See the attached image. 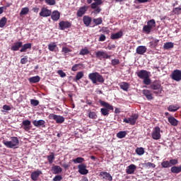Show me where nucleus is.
Here are the masks:
<instances>
[{
  "instance_id": "1",
  "label": "nucleus",
  "mask_w": 181,
  "mask_h": 181,
  "mask_svg": "<svg viewBox=\"0 0 181 181\" xmlns=\"http://www.w3.org/2000/svg\"><path fill=\"white\" fill-rule=\"evenodd\" d=\"M99 103L102 107H105V108L100 109V112L104 117H108L110 111H114V107L110 105V103L103 100H99Z\"/></svg>"
},
{
  "instance_id": "2",
  "label": "nucleus",
  "mask_w": 181,
  "mask_h": 181,
  "mask_svg": "<svg viewBox=\"0 0 181 181\" xmlns=\"http://www.w3.org/2000/svg\"><path fill=\"white\" fill-rule=\"evenodd\" d=\"M11 141L4 140L3 144L10 149H16L19 146V139L16 136L11 137Z\"/></svg>"
},
{
  "instance_id": "3",
  "label": "nucleus",
  "mask_w": 181,
  "mask_h": 181,
  "mask_svg": "<svg viewBox=\"0 0 181 181\" xmlns=\"http://www.w3.org/2000/svg\"><path fill=\"white\" fill-rule=\"evenodd\" d=\"M149 74H151V72L146 70H141L137 72L138 77L143 80V83L144 84H146V86H149V84L151 83V78H149Z\"/></svg>"
},
{
  "instance_id": "4",
  "label": "nucleus",
  "mask_w": 181,
  "mask_h": 181,
  "mask_svg": "<svg viewBox=\"0 0 181 181\" xmlns=\"http://www.w3.org/2000/svg\"><path fill=\"white\" fill-rule=\"evenodd\" d=\"M88 78L92 81L93 84H97V83H104V77L98 72H93L88 74Z\"/></svg>"
},
{
  "instance_id": "5",
  "label": "nucleus",
  "mask_w": 181,
  "mask_h": 181,
  "mask_svg": "<svg viewBox=\"0 0 181 181\" xmlns=\"http://www.w3.org/2000/svg\"><path fill=\"white\" fill-rule=\"evenodd\" d=\"M151 90H157L154 91V94H161L162 93V85L160 81L156 80L150 83Z\"/></svg>"
},
{
  "instance_id": "6",
  "label": "nucleus",
  "mask_w": 181,
  "mask_h": 181,
  "mask_svg": "<svg viewBox=\"0 0 181 181\" xmlns=\"http://www.w3.org/2000/svg\"><path fill=\"white\" fill-rule=\"evenodd\" d=\"M156 26V22H155L154 19H151L147 22V25H144L143 28L144 32L145 33H147V35H149L152 30H153V28Z\"/></svg>"
},
{
  "instance_id": "7",
  "label": "nucleus",
  "mask_w": 181,
  "mask_h": 181,
  "mask_svg": "<svg viewBox=\"0 0 181 181\" xmlns=\"http://www.w3.org/2000/svg\"><path fill=\"white\" fill-rule=\"evenodd\" d=\"M151 138L156 141H158L162 138V135H160V127H156L153 128V130L151 133Z\"/></svg>"
},
{
  "instance_id": "8",
  "label": "nucleus",
  "mask_w": 181,
  "mask_h": 181,
  "mask_svg": "<svg viewBox=\"0 0 181 181\" xmlns=\"http://www.w3.org/2000/svg\"><path fill=\"white\" fill-rule=\"evenodd\" d=\"M139 117V116L137 114H134L128 119L124 118L123 122H125L126 124H129L130 125H135V124H136V120L138 119Z\"/></svg>"
},
{
  "instance_id": "9",
  "label": "nucleus",
  "mask_w": 181,
  "mask_h": 181,
  "mask_svg": "<svg viewBox=\"0 0 181 181\" xmlns=\"http://www.w3.org/2000/svg\"><path fill=\"white\" fill-rule=\"evenodd\" d=\"M95 57L99 60H103V59H111V55H108L107 52L99 50L95 52Z\"/></svg>"
},
{
  "instance_id": "10",
  "label": "nucleus",
  "mask_w": 181,
  "mask_h": 181,
  "mask_svg": "<svg viewBox=\"0 0 181 181\" xmlns=\"http://www.w3.org/2000/svg\"><path fill=\"white\" fill-rule=\"evenodd\" d=\"M49 119H54L56 121L57 124H63L64 122V117L63 116L54 115V114H50L49 115Z\"/></svg>"
},
{
  "instance_id": "11",
  "label": "nucleus",
  "mask_w": 181,
  "mask_h": 181,
  "mask_svg": "<svg viewBox=\"0 0 181 181\" xmlns=\"http://www.w3.org/2000/svg\"><path fill=\"white\" fill-rule=\"evenodd\" d=\"M59 28L60 30H64L66 29H69V28H71V22L68 21H61L59 23Z\"/></svg>"
},
{
  "instance_id": "12",
  "label": "nucleus",
  "mask_w": 181,
  "mask_h": 181,
  "mask_svg": "<svg viewBox=\"0 0 181 181\" xmlns=\"http://www.w3.org/2000/svg\"><path fill=\"white\" fill-rule=\"evenodd\" d=\"M171 78L175 81H181V71L179 69L174 70L171 74Z\"/></svg>"
},
{
  "instance_id": "13",
  "label": "nucleus",
  "mask_w": 181,
  "mask_h": 181,
  "mask_svg": "<svg viewBox=\"0 0 181 181\" xmlns=\"http://www.w3.org/2000/svg\"><path fill=\"white\" fill-rule=\"evenodd\" d=\"M51 15L52 10H49L46 7H43L41 8V11L40 12V16H42V18H47L49 16H51Z\"/></svg>"
},
{
  "instance_id": "14",
  "label": "nucleus",
  "mask_w": 181,
  "mask_h": 181,
  "mask_svg": "<svg viewBox=\"0 0 181 181\" xmlns=\"http://www.w3.org/2000/svg\"><path fill=\"white\" fill-rule=\"evenodd\" d=\"M78 173L80 175H87L88 173V170H87V165L85 164H80L78 165Z\"/></svg>"
},
{
  "instance_id": "15",
  "label": "nucleus",
  "mask_w": 181,
  "mask_h": 181,
  "mask_svg": "<svg viewBox=\"0 0 181 181\" xmlns=\"http://www.w3.org/2000/svg\"><path fill=\"white\" fill-rule=\"evenodd\" d=\"M33 124L34 127H36L37 128H39L40 127H42V128H45V127H46V125L45 124H46V122L43 119L33 120Z\"/></svg>"
},
{
  "instance_id": "16",
  "label": "nucleus",
  "mask_w": 181,
  "mask_h": 181,
  "mask_svg": "<svg viewBox=\"0 0 181 181\" xmlns=\"http://www.w3.org/2000/svg\"><path fill=\"white\" fill-rule=\"evenodd\" d=\"M86 11H88V7L86 6H83L82 7H81L77 13H76V16L78 17V18H81V16H83V15H85L86 14Z\"/></svg>"
},
{
  "instance_id": "17",
  "label": "nucleus",
  "mask_w": 181,
  "mask_h": 181,
  "mask_svg": "<svg viewBox=\"0 0 181 181\" xmlns=\"http://www.w3.org/2000/svg\"><path fill=\"white\" fill-rule=\"evenodd\" d=\"M42 175V171L40 170H37L31 173L30 177L32 180L36 181L39 178V177Z\"/></svg>"
},
{
  "instance_id": "18",
  "label": "nucleus",
  "mask_w": 181,
  "mask_h": 181,
  "mask_svg": "<svg viewBox=\"0 0 181 181\" xmlns=\"http://www.w3.org/2000/svg\"><path fill=\"white\" fill-rule=\"evenodd\" d=\"M135 170H136V165L131 164L126 169V173L127 175H134V173H135Z\"/></svg>"
},
{
  "instance_id": "19",
  "label": "nucleus",
  "mask_w": 181,
  "mask_h": 181,
  "mask_svg": "<svg viewBox=\"0 0 181 181\" xmlns=\"http://www.w3.org/2000/svg\"><path fill=\"white\" fill-rule=\"evenodd\" d=\"M30 124H31L30 120H29V119L23 120L22 122V125L23 127V129L25 130V131L30 130V129L32 128L30 127Z\"/></svg>"
},
{
  "instance_id": "20",
  "label": "nucleus",
  "mask_w": 181,
  "mask_h": 181,
  "mask_svg": "<svg viewBox=\"0 0 181 181\" xmlns=\"http://www.w3.org/2000/svg\"><path fill=\"white\" fill-rule=\"evenodd\" d=\"M123 35H124V33L122 32V30H120L116 33L112 34L110 39H112V40H115L117 39H120V37H122Z\"/></svg>"
},
{
  "instance_id": "21",
  "label": "nucleus",
  "mask_w": 181,
  "mask_h": 181,
  "mask_svg": "<svg viewBox=\"0 0 181 181\" xmlns=\"http://www.w3.org/2000/svg\"><path fill=\"white\" fill-rule=\"evenodd\" d=\"M48 50H49V52H59V47H57L56 42L49 43L48 45Z\"/></svg>"
},
{
  "instance_id": "22",
  "label": "nucleus",
  "mask_w": 181,
  "mask_h": 181,
  "mask_svg": "<svg viewBox=\"0 0 181 181\" xmlns=\"http://www.w3.org/2000/svg\"><path fill=\"white\" fill-rule=\"evenodd\" d=\"M51 19L55 21H59V19H60V12L58 11H54L52 13L51 12Z\"/></svg>"
},
{
  "instance_id": "23",
  "label": "nucleus",
  "mask_w": 181,
  "mask_h": 181,
  "mask_svg": "<svg viewBox=\"0 0 181 181\" xmlns=\"http://www.w3.org/2000/svg\"><path fill=\"white\" fill-rule=\"evenodd\" d=\"M22 45H23V42H16L13 44V45L11 47V50L13 52H18L21 47H22Z\"/></svg>"
},
{
  "instance_id": "24",
  "label": "nucleus",
  "mask_w": 181,
  "mask_h": 181,
  "mask_svg": "<svg viewBox=\"0 0 181 181\" xmlns=\"http://www.w3.org/2000/svg\"><path fill=\"white\" fill-rule=\"evenodd\" d=\"M149 45L151 49H156L159 45V40L151 38V42H149Z\"/></svg>"
},
{
  "instance_id": "25",
  "label": "nucleus",
  "mask_w": 181,
  "mask_h": 181,
  "mask_svg": "<svg viewBox=\"0 0 181 181\" xmlns=\"http://www.w3.org/2000/svg\"><path fill=\"white\" fill-rule=\"evenodd\" d=\"M168 122H170V125L173 127H177V124H179V121L176 119V118L173 117V116L169 117L168 118Z\"/></svg>"
},
{
  "instance_id": "26",
  "label": "nucleus",
  "mask_w": 181,
  "mask_h": 181,
  "mask_svg": "<svg viewBox=\"0 0 181 181\" xmlns=\"http://www.w3.org/2000/svg\"><path fill=\"white\" fill-rule=\"evenodd\" d=\"M146 47L141 45L137 47L136 52L137 53V54H144V53H146Z\"/></svg>"
},
{
  "instance_id": "27",
  "label": "nucleus",
  "mask_w": 181,
  "mask_h": 181,
  "mask_svg": "<svg viewBox=\"0 0 181 181\" xmlns=\"http://www.w3.org/2000/svg\"><path fill=\"white\" fill-rule=\"evenodd\" d=\"M179 108H180L179 105H170L168 107V111L170 112H176Z\"/></svg>"
},
{
  "instance_id": "28",
  "label": "nucleus",
  "mask_w": 181,
  "mask_h": 181,
  "mask_svg": "<svg viewBox=\"0 0 181 181\" xmlns=\"http://www.w3.org/2000/svg\"><path fill=\"white\" fill-rule=\"evenodd\" d=\"M28 49H32V43H26V44H23L21 49H20V52L21 53H23L28 50Z\"/></svg>"
},
{
  "instance_id": "29",
  "label": "nucleus",
  "mask_w": 181,
  "mask_h": 181,
  "mask_svg": "<svg viewBox=\"0 0 181 181\" xmlns=\"http://www.w3.org/2000/svg\"><path fill=\"white\" fill-rule=\"evenodd\" d=\"M119 86L121 90H123L124 91H128V90L129 89V83H128L127 82H122L119 83Z\"/></svg>"
},
{
  "instance_id": "30",
  "label": "nucleus",
  "mask_w": 181,
  "mask_h": 181,
  "mask_svg": "<svg viewBox=\"0 0 181 181\" xmlns=\"http://www.w3.org/2000/svg\"><path fill=\"white\" fill-rule=\"evenodd\" d=\"M143 94L145 95L146 98L147 100H153V97L152 96V93H151V91L149 90L144 89L143 90Z\"/></svg>"
},
{
  "instance_id": "31",
  "label": "nucleus",
  "mask_w": 181,
  "mask_h": 181,
  "mask_svg": "<svg viewBox=\"0 0 181 181\" xmlns=\"http://www.w3.org/2000/svg\"><path fill=\"white\" fill-rule=\"evenodd\" d=\"M170 172L172 173L178 174L181 173V165L179 166L174 165L170 168Z\"/></svg>"
},
{
  "instance_id": "32",
  "label": "nucleus",
  "mask_w": 181,
  "mask_h": 181,
  "mask_svg": "<svg viewBox=\"0 0 181 181\" xmlns=\"http://www.w3.org/2000/svg\"><path fill=\"white\" fill-rule=\"evenodd\" d=\"M83 22L86 26H90V23H91V17L84 16L83 17Z\"/></svg>"
},
{
  "instance_id": "33",
  "label": "nucleus",
  "mask_w": 181,
  "mask_h": 181,
  "mask_svg": "<svg viewBox=\"0 0 181 181\" xmlns=\"http://www.w3.org/2000/svg\"><path fill=\"white\" fill-rule=\"evenodd\" d=\"M28 81L33 84H35L36 83H39V81H40V76H36L30 77V78H29Z\"/></svg>"
},
{
  "instance_id": "34",
  "label": "nucleus",
  "mask_w": 181,
  "mask_h": 181,
  "mask_svg": "<svg viewBox=\"0 0 181 181\" xmlns=\"http://www.w3.org/2000/svg\"><path fill=\"white\" fill-rule=\"evenodd\" d=\"M174 45L172 42H165L163 45V49L165 50H169V49H173Z\"/></svg>"
},
{
  "instance_id": "35",
  "label": "nucleus",
  "mask_w": 181,
  "mask_h": 181,
  "mask_svg": "<svg viewBox=\"0 0 181 181\" xmlns=\"http://www.w3.org/2000/svg\"><path fill=\"white\" fill-rule=\"evenodd\" d=\"M88 117L90 119H97L98 116L95 112H91V110H88Z\"/></svg>"
},
{
  "instance_id": "36",
  "label": "nucleus",
  "mask_w": 181,
  "mask_h": 181,
  "mask_svg": "<svg viewBox=\"0 0 181 181\" xmlns=\"http://www.w3.org/2000/svg\"><path fill=\"white\" fill-rule=\"evenodd\" d=\"M103 5V0H98V1H95L90 4V8L92 9H96L98 6Z\"/></svg>"
},
{
  "instance_id": "37",
  "label": "nucleus",
  "mask_w": 181,
  "mask_h": 181,
  "mask_svg": "<svg viewBox=\"0 0 181 181\" xmlns=\"http://www.w3.org/2000/svg\"><path fill=\"white\" fill-rule=\"evenodd\" d=\"M52 170L53 172L55 173V175H58L59 173H62V167L61 166H59V165H54L53 168H52Z\"/></svg>"
},
{
  "instance_id": "38",
  "label": "nucleus",
  "mask_w": 181,
  "mask_h": 181,
  "mask_svg": "<svg viewBox=\"0 0 181 181\" xmlns=\"http://www.w3.org/2000/svg\"><path fill=\"white\" fill-rule=\"evenodd\" d=\"M135 152L139 156H142L145 153V149L142 147H138L136 148Z\"/></svg>"
},
{
  "instance_id": "39",
  "label": "nucleus",
  "mask_w": 181,
  "mask_h": 181,
  "mask_svg": "<svg viewBox=\"0 0 181 181\" xmlns=\"http://www.w3.org/2000/svg\"><path fill=\"white\" fill-rule=\"evenodd\" d=\"M83 77H84V72L83 71L78 72L75 76V81H78V80H81Z\"/></svg>"
},
{
  "instance_id": "40",
  "label": "nucleus",
  "mask_w": 181,
  "mask_h": 181,
  "mask_svg": "<svg viewBox=\"0 0 181 181\" xmlns=\"http://www.w3.org/2000/svg\"><path fill=\"white\" fill-rule=\"evenodd\" d=\"M47 159L49 165H52V163H53V160H54V159H55L54 153H51V154L49 156H47Z\"/></svg>"
},
{
  "instance_id": "41",
  "label": "nucleus",
  "mask_w": 181,
  "mask_h": 181,
  "mask_svg": "<svg viewBox=\"0 0 181 181\" xmlns=\"http://www.w3.org/2000/svg\"><path fill=\"white\" fill-rule=\"evenodd\" d=\"M90 54V50H88V49L86 47H84L83 49H81L79 52V54L81 56H86V54Z\"/></svg>"
},
{
  "instance_id": "42",
  "label": "nucleus",
  "mask_w": 181,
  "mask_h": 181,
  "mask_svg": "<svg viewBox=\"0 0 181 181\" xmlns=\"http://www.w3.org/2000/svg\"><path fill=\"white\" fill-rule=\"evenodd\" d=\"M117 138H119V139H122V138H125V136H127V132L125 131L119 132L117 134Z\"/></svg>"
},
{
  "instance_id": "43",
  "label": "nucleus",
  "mask_w": 181,
  "mask_h": 181,
  "mask_svg": "<svg viewBox=\"0 0 181 181\" xmlns=\"http://www.w3.org/2000/svg\"><path fill=\"white\" fill-rule=\"evenodd\" d=\"M173 13H174V15H180L181 13V6H180L179 7H175L173 9L172 11Z\"/></svg>"
},
{
  "instance_id": "44",
  "label": "nucleus",
  "mask_w": 181,
  "mask_h": 181,
  "mask_svg": "<svg viewBox=\"0 0 181 181\" xmlns=\"http://www.w3.org/2000/svg\"><path fill=\"white\" fill-rule=\"evenodd\" d=\"M6 22H8L6 17L1 18L0 19V28H4L6 25Z\"/></svg>"
},
{
  "instance_id": "45",
  "label": "nucleus",
  "mask_w": 181,
  "mask_h": 181,
  "mask_svg": "<svg viewBox=\"0 0 181 181\" xmlns=\"http://www.w3.org/2000/svg\"><path fill=\"white\" fill-rule=\"evenodd\" d=\"M171 167H172V165H170L169 161L168 160H164L161 163V168H168Z\"/></svg>"
},
{
  "instance_id": "46",
  "label": "nucleus",
  "mask_w": 181,
  "mask_h": 181,
  "mask_svg": "<svg viewBox=\"0 0 181 181\" xmlns=\"http://www.w3.org/2000/svg\"><path fill=\"white\" fill-rule=\"evenodd\" d=\"M29 13V8L28 7L23 8L20 12V16L28 15Z\"/></svg>"
},
{
  "instance_id": "47",
  "label": "nucleus",
  "mask_w": 181,
  "mask_h": 181,
  "mask_svg": "<svg viewBox=\"0 0 181 181\" xmlns=\"http://www.w3.org/2000/svg\"><path fill=\"white\" fill-rule=\"evenodd\" d=\"M93 23H95L96 26H98V25H101V23H103V18H98L93 19Z\"/></svg>"
},
{
  "instance_id": "48",
  "label": "nucleus",
  "mask_w": 181,
  "mask_h": 181,
  "mask_svg": "<svg viewBox=\"0 0 181 181\" xmlns=\"http://www.w3.org/2000/svg\"><path fill=\"white\" fill-rule=\"evenodd\" d=\"M74 163H83V162H84V158H81V157H77L75 159L72 160Z\"/></svg>"
},
{
  "instance_id": "49",
  "label": "nucleus",
  "mask_w": 181,
  "mask_h": 181,
  "mask_svg": "<svg viewBox=\"0 0 181 181\" xmlns=\"http://www.w3.org/2000/svg\"><path fill=\"white\" fill-rule=\"evenodd\" d=\"M80 66H81V64H74L72 68H71V71H77L78 70H80L81 68L80 67Z\"/></svg>"
},
{
  "instance_id": "50",
  "label": "nucleus",
  "mask_w": 181,
  "mask_h": 181,
  "mask_svg": "<svg viewBox=\"0 0 181 181\" xmlns=\"http://www.w3.org/2000/svg\"><path fill=\"white\" fill-rule=\"evenodd\" d=\"M30 104H31V105H33V107H37V105H39V100H35V99H31Z\"/></svg>"
},
{
  "instance_id": "51",
  "label": "nucleus",
  "mask_w": 181,
  "mask_h": 181,
  "mask_svg": "<svg viewBox=\"0 0 181 181\" xmlns=\"http://www.w3.org/2000/svg\"><path fill=\"white\" fill-rule=\"evenodd\" d=\"M45 4L47 5H49L50 6H53V5H56V0H45Z\"/></svg>"
},
{
  "instance_id": "52",
  "label": "nucleus",
  "mask_w": 181,
  "mask_h": 181,
  "mask_svg": "<svg viewBox=\"0 0 181 181\" xmlns=\"http://www.w3.org/2000/svg\"><path fill=\"white\" fill-rule=\"evenodd\" d=\"M168 162L171 166H175L179 163V160H177V159H170Z\"/></svg>"
},
{
  "instance_id": "53",
  "label": "nucleus",
  "mask_w": 181,
  "mask_h": 181,
  "mask_svg": "<svg viewBox=\"0 0 181 181\" xmlns=\"http://www.w3.org/2000/svg\"><path fill=\"white\" fill-rule=\"evenodd\" d=\"M111 64L112 66H117V64H119V59H113L111 60Z\"/></svg>"
},
{
  "instance_id": "54",
  "label": "nucleus",
  "mask_w": 181,
  "mask_h": 181,
  "mask_svg": "<svg viewBox=\"0 0 181 181\" xmlns=\"http://www.w3.org/2000/svg\"><path fill=\"white\" fill-rule=\"evenodd\" d=\"M145 166L147 167V168H152L153 169L154 168H156V165H155V163H150V162L146 163Z\"/></svg>"
},
{
  "instance_id": "55",
  "label": "nucleus",
  "mask_w": 181,
  "mask_h": 181,
  "mask_svg": "<svg viewBox=\"0 0 181 181\" xmlns=\"http://www.w3.org/2000/svg\"><path fill=\"white\" fill-rule=\"evenodd\" d=\"M57 74H59V76H60V77H62V78H64V77H66V73H64V71H63V70H59L57 71Z\"/></svg>"
},
{
  "instance_id": "56",
  "label": "nucleus",
  "mask_w": 181,
  "mask_h": 181,
  "mask_svg": "<svg viewBox=\"0 0 181 181\" xmlns=\"http://www.w3.org/2000/svg\"><path fill=\"white\" fill-rule=\"evenodd\" d=\"M62 53H70V52H71V49H69L67 47H62Z\"/></svg>"
},
{
  "instance_id": "57",
  "label": "nucleus",
  "mask_w": 181,
  "mask_h": 181,
  "mask_svg": "<svg viewBox=\"0 0 181 181\" xmlns=\"http://www.w3.org/2000/svg\"><path fill=\"white\" fill-rule=\"evenodd\" d=\"M21 64H26L28 63V56H25L21 59Z\"/></svg>"
},
{
  "instance_id": "58",
  "label": "nucleus",
  "mask_w": 181,
  "mask_h": 181,
  "mask_svg": "<svg viewBox=\"0 0 181 181\" xmlns=\"http://www.w3.org/2000/svg\"><path fill=\"white\" fill-rule=\"evenodd\" d=\"M62 179H63V177H62V175H56L54 178H53V181H62Z\"/></svg>"
},
{
  "instance_id": "59",
  "label": "nucleus",
  "mask_w": 181,
  "mask_h": 181,
  "mask_svg": "<svg viewBox=\"0 0 181 181\" xmlns=\"http://www.w3.org/2000/svg\"><path fill=\"white\" fill-rule=\"evenodd\" d=\"M106 37L104 34L100 35L98 41L99 42H104L105 41Z\"/></svg>"
},
{
  "instance_id": "60",
  "label": "nucleus",
  "mask_w": 181,
  "mask_h": 181,
  "mask_svg": "<svg viewBox=\"0 0 181 181\" xmlns=\"http://www.w3.org/2000/svg\"><path fill=\"white\" fill-rule=\"evenodd\" d=\"M3 110H5L6 111H11V106L8 105H4L3 106Z\"/></svg>"
},
{
  "instance_id": "61",
  "label": "nucleus",
  "mask_w": 181,
  "mask_h": 181,
  "mask_svg": "<svg viewBox=\"0 0 181 181\" xmlns=\"http://www.w3.org/2000/svg\"><path fill=\"white\" fill-rule=\"evenodd\" d=\"M138 4H146V2H149V0H136Z\"/></svg>"
},
{
  "instance_id": "62",
  "label": "nucleus",
  "mask_w": 181,
  "mask_h": 181,
  "mask_svg": "<svg viewBox=\"0 0 181 181\" xmlns=\"http://www.w3.org/2000/svg\"><path fill=\"white\" fill-rule=\"evenodd\" d=\"M62 168H65L66 170L69 169V168H70V165L67 164V163H64L62 165Z\"/></svg>"
},
{
  "instance_id": "63",
  "label": "nucleus",
  "mask_w": 181,
  "mask_h": 181,
  "mask_svg": "<svg viewBox=\"0 0 181 181\" xmlns=\"http://www.w3.org/2000/svg\"><path fill=\"white\" fill-rule=\"evenodd\" d=\"M40 8L37 7H33V11L35 12V13H37V12H39Z\"/></svg>"
},
{
  "instance_id": "64",
  "label": "nucleus",
  "mask_w": 181,
  "mask_h": 181,
  "mask_svg": "<svg viewBox=\"0 0 181 181\" xmlns=\"http://www.w3.org/2000/svg\"><path fill=\"white\" fill-rule=\"evenodd\" d=\"M86 103L88 104V105H92L93 102H92V100H88V99H86Z\"/></svg>"
}]
</instances>
